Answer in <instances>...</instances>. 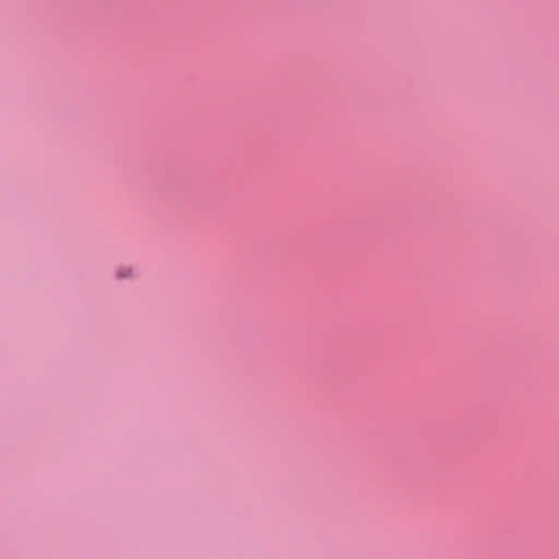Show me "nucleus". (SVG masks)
<instances>
[{
	"mask_svg": "<svg viewBox=\"0 0 559 559\" xmlns=\"http://www.w3.org/2000/svg\"><path fill=\"white\" fill-rule=\"evenodd\" d=\"M133 274H134V270H133V267H131L129 265L120 266L117 270V276L119 278H129V277H132Z\"/></svg>",
	"mask_w": 559,
	"mask_h": 559,
	"instance_id": "obj_1",
	"label": "nucleus"
}]
</instances>
